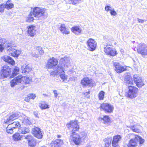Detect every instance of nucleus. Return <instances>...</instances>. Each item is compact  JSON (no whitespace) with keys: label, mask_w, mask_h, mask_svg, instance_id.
<instances>
[{"label":"nucleus","mask_w":147,"mask_h":147,"mask_svg":"<svg viewBox=\"0 0 147 147\" xmlns=\"http://www.w3.org/2000/svg\"><path fill=\"white\" fill-rule=\"evenodd\" d=\"M35 115H36V116L37 117V115H36V114H35Z\"/></svg>","instance_id":"obj_59"},{"label":"nucleus","mask_w":147,"mask_h":147,"mask_svg":"<svg viewBox=\"0 0 147 147\" xmlns=\"http://www.w3.org/2000/svg\"><path fill=\"white\" fill-rule=\"evenodd\" d=\"M32 133L34 136L38 139L41 138L43 136L40 129L35 126L32 129Z\"/></svg>","instance_id":"obj_11"},{"label":"nucleus","mask_w":147,"mask_h":147,"mask_svg":"<svg viewBox=\"0 0 147 147\" xmlns=\"http://www.w3.org/2000/svg\"><path fill=\"white\" fill-rule=\"evenodd\" d=\"M18 114L17 113H14L11 115L5 121V123H10L12 121L16 119L18 116Z\"/></svg>","instance_id":"obj_24"},{"label":"nucleus","mask_w":147,"mask_h":147,"mask_svg":"<svg viewBox=\"0 0 147 147\" xmlns=\"http://www.w3.org/2000/svg\"><path fill=\"white\" fill-rule=\"evenodd\" d=\"M138 21L139 23H144V20H143L140 19L138 18H137Z\"/></svg>","instance_id":"obj_48"},{"label":"nucleus","mask_w":147,"mask_h":147,"mask_svg":"<svg viewBox=\"0 0 147 147\" xmlns=\"http://www.w3.org/2000/svg\"><path fill=\"white\" fill-rule=\"evenodd\" d=\"M57 60L53 57L49 60L47 64V67L49 68H51L57 65Z\"/></svg>","instance_id":"obj_18"},{"label":"nucleus","mask_w":147,"mask_h":147,"mask_svg":"<svg viewBox=\"0 0 147 147\" xmlns=\"http://www.w3.org/2000/svg\"><path fill=\"white\" fill-rule=\"evenodd\" d=\"M112 139L111 138H108L105 140V144H111Z\"/></svg>","instance_id":"obj_39"},{"label":"nucleus","mask_w":147,"mask_h":147,"mask_svg":"<svg viewBox=\"0 0 147 147\" xmlns=\"http://www.w3.org/2000/svg\"><path fill=\"white\" fill-rule=\"evenodd\" d=\"M5 48L7 49V51H12L11 53V55L15 57H18L20 54V51L16 49V45L13 41L10 42L6 43L5 45Z\"/></svg>","instance_id":"obj_4"},{"label":"nucleus","mask_w":147,"mask_h":147,"mask_svg":"<svg viewBox=\"0 0 147 147\" xmlns=\"http://www.w3.org/2000/svg\"><path fill=\"white\" fill-rule=\"evenodd\" d=\"M24 87H25V86H24V87H23V88H24Z\"/></svg>","instance_id":"obj_61"},{"label":"nucleus","mask_w":147,"mask_h":147,"mask_svg":"<svg viewBox=\"0 0 147 147\" xmlns=\"http://www.w3.org/2000/svg\"><path fill=\"white\" fill-rule=\"evenodd\" d=\"M5 8L4 3L1 4L0 5V13H3L4 12Z\"/></svg>","instance_id":"obj_40"},{"label":"nucleus","mask_w":147,"mask_h":147,"mask_svg":"<svg viewBox=\"0 0 147 147\" xmlns=\"http://www.w3.org/2000/svg\"><path fill=\"white\" fill-rule=\"evenodd\" d=\"M25 138L28 142V145L30 147H35L37 144L36 140L30 135H27L25 137Z\"/></svg>","instance_id":"obj_15"},{"label":"nucleus","mask_w":147,"mask_h":147,"mask_svg":"<svg viewBox=\"0 0 147 147\" xmlns=\"http://www.w3.org/2000/svg\"><path fill=\"white\" fill-rule=\"evenodd\" d=\"M100 107L105 112L109 113L112 112L114 109V107L112 105L107 103L101 104Z\"/></svg>","instance_id":"obj_13"},{"label":"nucleus","mask_w":147,"mask_h":147,"mask_svg":"<svg viewBox=\"0 0 147 147\" xmlns=\"http://www.w3.org/2000/svg\"><path fill=\"white\" fill-rule=\"evenodd\" d=\"M22 73H28L31 70L32 67L30 65L28 64L25 66L24 68L22 67Z\"/></svg>","instance_id":"obj_29"},{"label":"nucleus","mask_w":147,"mask_h":147,"mask_svg":"<svg viewBox=\"0 0 147 147\" xmlns=\"http://www.w3.org/2000/svg\"><path fill=\"white\" fill-rule=\"evenodd\" d=\"M30 99H34L36 97V95L33 94H30L28 95Z\"/></svg>","instance_id":"obj_45"},{"label":"nucleus","mask_w":147,"mask_h":147,"mask_svg":"<svg viewBox=\"0 0 147 147\" xmlns=\"http://www.w3.org/2000/svg\"><path fill=\"white\" fill-rule=\"evenodd\" d=\"M134 137L131 139L127 144V147H136L137 146L138 142H139L140 144H142L144 142V140L141 137L137 135H132Z\"/></svg>","instance_id":"obj_5"},{"label":"nucleus","mask_w":147,"mask_h":147,"mask_svg":"<svg viewBox=\"0 0 147 147\" xmlns=\"http://www.w3.org/2000/svg\"><path fill=\"white\" fill-rule=\"evenodd\" d=\"M114 66L115 68V70L117 72L121 73L125 71L126 68L121 66L120 64L117 62H115L114 63Z\"/></svg>","instance_id":"obj_17"},{"label":"nucleus","mask_w":147,"mask_h":147,"mask_svg":"<svg viewBox=\"0 0 147 147\" xmlns=\"http://www.w3.org/2000/svg\"><path fill=\"white\" fill-rule=\"evenodd\" d=\"M23 83L25 84H29L31 80L29 78V77L27 76H22Z\"/></svg>","instance_id":"obj_33"},{"label":"nucleus","mask_w":147,"mask_h":147,"mask_svg":"<svg viewBox=\"0 0 147 147\" xmlns=\"http://www.w3.org/2000/svg\"><path fill=\"white\" fill-rule=\"evenodd\" d=\"M81 83L82 85H83V79L81 80Z\"/></svg>","instance_id":"obj_56"},{"label":"nucleus","mask_w":147,"mask_h":147,"mask_svg":"<svg viewBox=\"0 0 147 147\" xmlns=\"http://www.w3.org/2000/svg\"><path fill=\"white\" fill-rule=\"evenodd\" d=\"M121 136L118 135L114 136L113 137L112 141V146L113 147H118V142L121 140Z\"/></svg>","instance_id":"obj_19"},{"label":"nucleus","mask_w":147,"mask_h":147,"mask_svg":"<svg viewBox=\"0 0 147 147\" xmlns=\"http://www.w3.org/2000/svg\"><path fill=\"white\" fill-rule=\"evenodd\" d=\"M84 137L85 138H86V140H88V138L87 137V135L86 134L84 133V134H83V138Z\"/></svg>","instance_id":"obj_50"},{"label":"nucleus","mask_w":147,"mask_h":147,"mask_svg":"<svg viewBox=\"0 0 147 147\" xmlns=\"http://www.w3.org/2000/svg\"><path fill=\"white\" fill-rule=\"evenodd\" d=\"M61 137V136L60 135H57V137L58 138H60Z\"/></svg>","instance_id":"obj_57"},{"label":"nucleus","mask_w":147,"mask_h":147,"mask_svg":"<svg viewBox=\"0 0 147 147\" xmlns=\"http://www.w3.org/2000/svg\"><path fill=\"white\" fill-rule=\"evenodd\" d=\"M63 144L62 140L60 139H56L52 141L49 145V147H60Z\"/></svg>","instance_id":"obj_16"},{"label":"nucleus","mask_w":147,"mask_h":147,"mask_svg":"<svg viewBox=\"0 0 147 147\" xmlns=\"http://www.w3.org/2000/svg\"><path fill=\"white\" fill-rule=\"evenodd\" d=\"M98 120L101 122L105 124H107L110 121V119L108 116H105L103 117H99L98 119Z\"/></svg>","instance_id":"obj_26"},{"label":"nucleus","mask_w":147,"mask_h":147,"mask_svg":"<svg viewBox=\"0 0 147 147\" xmlns=\"http://www.w3.org/2000/svg\"><path fill=\"white\" fill-rule=\"evenodd\" d=\"M2 59L5 62H7L11 65L15 63L14 60L10 56L5 55L2 57Z\"/></svg>","instance_id":"obj_22"},{"label":"nucleus","mask_w":147,"mask_h":147,"mask_svg":"<svg viewBox=\"0 0 147 147\" xmlns=\"http://www.w3.org/2000/svg\"><path fill=\"white\" fill-rule=\"evenodd\" d=\"M131 129L134 132L137 133H139L140 131V130L137 128V126L136 125L131 126Z\"/></svg>","instance_id":"obj_37"},{"label":"nucleus","mask_w":147,"mask_h":147,"mask_svg":"<svg viewBox=\"0 0 147 147\" xmlns=\"http://www.w3.org/2000/svg\"><path fill=\"white\" fill-rule=\"evenodd\" d=\"M110 13L111 15L114 16H116L117 14V13L113 9L111 10V11H110Z\"/></svg>","instance_id":"obj_44"},{"label":"nucleus","mask_w":147,"mask_h":147,"mask_svg":"<svg viewBox=\"0 0 147 147\" xmlns=\"http://www.w3.org/2000/svg\"><path fill=\"white\" fill-rule=\"evenodd\" d=\"M86 147H90V145H88V144H87V145L86 146Z\"/></svg>","instance_id":"obj_54"},{"label":"nucleus","mask_w":147,"mask_h":147,"mask_svg":"<svg viewBox=\"0 0 147 147\" xmlns=\"http://www.w3.org/2000/svg\"><path fill=\"white\" fill-rule=\"evenodd\" d=\"M104 51L107 55L111 56L116 55V52L115 49L112 48V46L109 44L105 43L104 45Z\"/></svg>","instance_id":"obj_7"},{"label":"nucleus","mask_w":147,"mask_h":147,"mask_svg":"<svg viewBox=\"0 0 147 147\" xmlns=\"http://www.w3.org/2000/svg\"><path fill=\"white\" fill-rule=\"evenodd\" d=\"M59 30L63 34H68L69 33V31L68 28H66L65 24H61L59 28Z\"/></svg>","instance_id":"obj_23"},{"label":"nucleus","mask_w":147,"mask_h":147,"mask_svg":"<svg viewBox=\"0 0 147 147\" xmlns=\"http://www.w3.org/2000/svg\"><path fill=\"white\" fill-rule=\"evenodd\" d=\"M22 76L21 75H19L13 79L10 82L11 86L14 87L16 85L19 84L20 83H23Z\"/></svg>","instance_id":"obj_12"},{"label":"nucleus","mask_w":147,"mask_h":147,"mask_svg":"<svg viewBox=\"0 0 147 147\" xmlns=\"http://www.w3.org/2000/svg\"><path fill=\"white\" fill-rule=\"evenodd\" d=\"M5 8L7 9H11L14 7V4L12 3V1L10 0H8L6 2L5 4L4 3Z\"/></svg>","instance_id":"obj_27"},{"label":"nucleus","mask_w":147,"mask_h":147,"mask_svg":"<svg viewBox=\"0 0 147 147\" xmlns=\"http://www.w3.org/2000/svg\"><path fill=\"white\" fill-rule=\"evenodd\" d=\"M88 49L90 51H94L96 47L97 43L92 38H90L86 42Z\"/></svg>","instance_id":"obj_10"},{"label":"nucleus","mask_w":147,"mask_h":147,"mask_svg":"<svg viewBox=\"0 0 147 147\" xmlns=\"http://www.w3.org/2000/svg\"><path fill=\"white\" fill-rule=\"evenodd\" d=\"M71 31L77 35L81 33L82 31L79 26H75L73 27L71 29Z\"/></svg>","instance_id":"obj_28"},{"label":"nucleus","mask_w":147,"mask_h":147,"mask_svg":"<svg viewBox=\"0 0 147 147\" xmlns=\"http://www.w3.org/2000/svg\"><path fill=\"white\" fill-rule=\"evenodd\" d=\"M49 105L43 102L41 103L40 107L42 109H46L49 108Z\"/></svg>","instance_id":"obj_38"},{"label":"nucleus","mask_w":147,"mask_h":147,"mask_svg":"<svg viewBox=\"0 0 147 147\" xmlns=\"http://www.w3.org/2000/svg\"><path fill=\"white\" fill-rule=\"evenodd\" d=\"M19 72V68L16 66L14 67L13 72L12 73L11 76L13 77L18 74Z\"/></svg>","instance_id":"obj_31"},{"label":"nucleus","mask_w":147,"mask_h":147,"mask_svg":"<svg viewBox=\"0 0 147 147\" xmlns=\"http://www.w3.org/2000/svg\"><path fill=\"white\" fill-rule=\"evenodd\" d=\"M35 27L33 25H30L27 27V33L28 35L31 36H33L35 34Z\"/></svg>","instance_id":"obj_21"},{"label":"nucleus","mask_w":147,"mask_h":147,"mask_svg":"<svg viewBox=\"0 0 147 147\" xmlns=\"http://www.w3.org/2000/svg\"><path fill=\"white\" fill-rule=\"evenodd\" d=\"M146 112L147 113V111H146Z\"/></svg>","instance_id":"obj_60"},{"label":"nucleus","mask_w":147,"mask_h":147,"mask_svg":"<svg viewBox=\"0 0 147 147\" xmlns=\"http://www.w3.org/2000/svg\"><path fill=\"white\" fill-rule=\"evenodd\" d=\"M105 94V92L103 91H101L99 92L98 94V96L100 100H103L104 99Z\"/></svg>","instance_id":"obj_34"},{"label":"nucleus","mask_w":147,"mask_h":147,"mask_svg":"<svg viewBox=\"0 0 147 147\" xmlns=\"http://www.w3.org/2000/svg\"><path fill=\"white\" fill-rule=\"evenodd\" d=\"M111 144H105V146L104 147H111Z\"/></svg>","instance_id":"obj_52"},{"label":"nucleus","mask_w":147,"mask_h":147,"mask_svg":"<svg viewBox=\"0 0 147 147\" xmlns=\"http://www.w3.org/2000/svg\"><path fill=\"white\" fill-rule=\"evenodd\" d=\"M53 92L54 94L55 97L56 98H57L58 95V94L57 93V91L56 90H53Z\"/></svg>","instance_id":"obj_46"},{"label":"nucleus","mask_w":147,"mask_h":147,"mask_svg":"<svg viewBox=\"0 0 147 147\" xmlns=\"http://www.w3.org/2000/svg\"><path fill=\"white\" fill-rule=\"evenodd\" d=\"M90 91L88 90L86 92L83 94L84 95V97L86 98H89V94L90 93Z\"/></svg>","instance_id":"obj_41"},{"label":"nucleus","mask_w":147,"mask_h":147,"mask_svg":"<svg viewBox=\"0 0 147 147\" xmlns=\"http://www.w3.org/2000/svg\"><path fill=\"white\" fill-rule=\"evenodd\" d=\"M67 125L69 129H72L70 131V140L72 141L75 144L78 145L80 144L81 142V138L79 135L76 134L79 129V125L77 121H71Z\"/></svg>","instance_id":"obj_1"},{"label":"nucleus","mask_w":147,"mask_h":147,"mask_svg":"<svg viewBox=\"0 0 147 147\" xmlns=\"http://www.w3.org/2000/svg\"><path fill=\"white\" fill-rule=\"evenodd\" d=\"M24 124L26 125H30L31 124V122L30 121L27 117H25L23 121Z\"/></svg>","instance_id":"obj_35"},{"label":"nucleus","mask_w":147,"mask_h":147,"mask_svg":"<svg viewBox=\"0 0 147 147\" xmlns=\"http://www.w3.org/2000/svg\"><path fill=\"white\" fill-rule=\"evenodd\" d=\"M124 81L126 85H128L129 90L126 94V96L131 99L135 98L138 95V89L135 86L129 85L133 84V80L131 79V77L129 75H125Z\"/></svg>","instance_id":"obj_2"},{"label":"nucleus","mask_w":147,"mask_h":147,"mask_svg":"<svg viewBox=\"0 0 147 147\" xmlns=\"http://www.w3.org/2000/svg\"><path fill=\"white\" fill-rule=\"evenodd\" d=\"M42 147H47L45 146H43Z\"/></svg>","instance_id":"obj_58"},{"label":"nucleus","mask_w":147,"mask_h":147,"mask_svg":"<svg viewBox=\"0 0 147 147\" xmlns=\"http://www.w3.org/2000/svg\"><path fill=\"white\" fill-rule=\"evenodd\" d=\"M67 68H65L63 65H62V64L59 63L57 66L56 71L57 73L59 74V76L61 78L62 80H65L67 79V76L65 74L64 70Z\"/></svg>","instance_id":"obj_8"},{"label":"nucleus","mask_w":147,"mask_h":147,"mask_svg":"<svg viewBox=\"0 0 147 147\" xmlns=\"http://www.w3.org/2000/svg\"><path fill=\"white\" fill-rule=\"evenodd\" d=\"M30 98H29V96H28V97H26L25 99V100L26 102H28L30 101Z\"/></svg>","instance_id":"obj_49"},{"label":"nucleus","mask_w":147,"mask_h":147,"mask_svg":"<svg viewBox=\"0 0 147 147\" xmlns=\"http://www.w3.org/2000/svg\"><path fill=\"white\" fill-rule=\"evenodd\" d=\"M133 78L134 83L138 88H141L144 85V80L142 77L135 75L133 76Z\"/></svg>","instance_id":"obj_14"},{"label":"nucleus","mask_w":147,"mask_h":147,"mask_svg":"<svg viewBox=\"0 0 147 147\" xmlns=\"http://www.w3.org/2000/svg\"><path fill=\"white\" fill-rule=\"evenodd\" d=\"M3 40H5V41H6L5 39H2L0 37V42H3Z\"/></svg>","instance_id":"obj_53"},{"label":"nucleus","mask_w":147,"mask_h":147,"mask_svg":"<svg viewBox=\"0 0 147 147\" xmlns=\"http://www.w3.org/2000/svg\"><path fill=\"white\" fill-rule=\"evenodd\" d=\"M56 73L55 71H53L51 72L50 73L51 75H54Z\"/></svg>","instance_id":"obj_51"},{"label":"nucleus","mask_w":147,"mask_h":147,"mask_svg":"<svg viewBox=\"0 0 147 147\" xmlns=\"http://www.w3.org/2000/svg\"><path fill=\"white\" fill-rule=\"evenodd\" d=\"M70 61V59L69 57H65L62 58L60 60L59 63L62 64V65H63L65 68L68 67V63Z\"/></svg>","instance_id":"obj_20"},{"label":"nucleus","mask_w":147,"mask_h":147,"mask_svg":"<svg viewBox=\"0 0 147 147\" xmlns=\"http://www.w3.org/2000/svg\"><path fill=\"white\" fill-rule=\"evenodd\" d=\"M43 96H48L46 94H43Z\"/></svg>","instance_id":"obj_55"},{"label":"nucleus","mask_w":147,"mask_h":147,"mask_svg":"<svg viewBox=\"0 0 147 147\" xmlns=\"http://www.w3.org/2000/svg\"><path fill=\"white\" fill-rule=\"evenodd\" d=\"M4 49V48L3 47V46L0 44V52H2Z\"/></svg>","instance_id":"obj_47"},{"label":"nucleus","mask_w":147,"mask_h":147,"mask_svg":"<svg viewBox=\"0 0 147 147\" xmlns=\"http://www.w3.org/2000/svg\"><path fill=\"white\" fill-rule=\"evenodd\" d=\"M38 52L40 54L42 55L43 54L44 52L42 49V48L41 47H38Z\"/></svg>","instance_id":"obj_42"},{"label":"nucleus","mask_w":147,"mask_h":147,"mask_svg":"<svg viewBox=\"0 0 147 147\" xmlns=\"http://www.w3.org/2000/svg\"><path fill=\"white\" fill-rule=\"evenodd\" d=\"M21 132L22 134H26L28 133L30 131L29 128L26 127H22L20 128Z\"/></svg>","instance_id":"obj_32"},{"label":"nucleus","mask_w":147,"mask_h":147,"mask_svg":"<svg viewBox=\"0 0 147 147\" xmlns=\"http://www.w3.org/2000/svg\"><path fill=\"white\" fill-rule=\"evenodd\" d=\"M113 9L112 7H111L110 6L107 5L105 7V10L107 11V12H108L109 11H111V10H112Z\"/></svg>","instance_id":"obj_43"},{"label":"nucleus","mask_w":147,"mask_h":147,"mask_svg":"<svg viewBox=\"0 0 147 147\" xmlns=\"http://www.w3.org/2000/svg\"><path fill=\"white\" fill-rule=\"evenodd\" d=\"M20 126V125L19 122H14L8 125L6 128V131L8 134H12L13 133L14 129L18 128Z\"/></svg>","instance_id":"obj_9"},{"label":"nucleus","mask_w":147,"mask_h":147,"mask_svg":"<svg viewBox=\"0 0 147 147\" xmlns=\"http://www.w3.org/2000/svg\"><path fill=\"white\" fill-rule=\"evenodd\" d=\"M11 68L8 65H5L2 66L0 69V78L4 79L7 78L11 73Z\"/></svg>","instance_id":"obj_6"},{"label":"nucleus","mask_w":147,"mask_h":147,"mask_svg":"<svg viewBox=\"0 0 147 147\" xmlns=\"http://www.w3.org/2000/svg\"><path fill=\"white\" fill-rule=\"evenodd\" d=\"M22 136L19 133H16L13 136V138L14 141H18L21 140Z\"/></svg>","instance_id":"obj_30"},{"label":"nucleus","mask_w":147,"mask_h":147,"mask_svg":"<svg viewBox=\"0 0 147 147\" xmlns=\"http://www.w3.org/2000/svg\"><path fill=\"white\" fill-rule=\"evenodd\" d=\"M34 16H33L32 14L30 15V13L28 15V16L27 17L26 19V21L27 22H30L33 21L34 19L33 18Z\"/></svg>","instance_id":"obj_36"},{"label":"nucleus","mask_w":147,"mask_h":147,"mask_svg":"<svg viewBox=\"0 0 147 147\" xmlns=\"http://www.w3.org/2000/svg\"><path fill=\"white\" fill-rule=\"evenodd\" d=\"M30 15L32 14L35 17L39 18L42 20L46 18L47 17V13L44 9H41L38 7H35L32 11L30 12Z\"/></svg>","instance_id":"obj_3"},{"label":"nucleus","mask_w":147,"mask_h":147,"mask_svg":"<svg viewBox=\"0 0 147 147\" xmlns=\"http://www.w3.org/2000/svg\"><path fill=\"white\" fill-rule=\"evenodd\" d=\"M93 86V83L91 80H90L87 77L83 78V86Z\"/></svg>","instance_id":"obj_25"}]
</instances>
